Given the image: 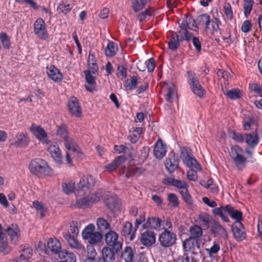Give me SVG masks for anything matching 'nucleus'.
Masks as SVG:
<instances>
[{
  "label": "nucleus",
  "instance_id": "4",
  "mask_svg": "<svg viewBox=\"0 0 262 262\" xmlns=\"http://www.w3.org/2000/svg\"><path fill=\"white\" fill-rule=\"evenodd\" d=\"M243 150L238 145H234L231 148V156L235 164L239 170H242L247 162L246 158L243 155Z\"/></svg>",
  "mask_w": 262,
  "mask_h": 262
},
{
  "label": "nucleus",
  "instance_id": "9",
  "mask_svg": "<svg viewBox=\"0 0 262 262\" xmlns=\"http://www.w3.org/2000/svg\"><path fill=\"white\" fill-rule=\"evenodd\" d=\"M118 239V234L111 230H109L105 235V241L106 245L112 247L116 252L121 248V244Z\"/></svg>",
  "mask_w": 262,
  "mask_h": 262
},
{
  "label": "nucleus",
  "instance_id": "15",
  "mask_svg": "<svg viewBox=\"0 0 262 262\" xmlns=\"http://www.w3.org/2000/svg\"><path fill=\"white\" fill-rule=\"evenodd\" d=\"M95 185V180L92 176H85L80 179L78 185L79 191L89 192Z\"/></svg>",
  "mask_w": 262,
  "mask_h": 262
},
{
  "label": "nucleus",
  "instance_id": "2",
  "mask_svg": "<svg viewBox=\"0 0 262 262\" xmlns=\"http://www.w3.org/2000/svg\"><path fill=\"white\" fill-rule=\"evenodd\" d=\"M94 224H90L83 229L81 236L83 240L88 242L92 245L97 244L101 242L102 235L100 232L95 231Z\"/></svg>",
  "mask_w": 262,
  "mask_h": 262
},
{
  "label": "nucleus",
  "instance_id": "16",
  "mask_svg": "<svg viewBox=\"0 0 262 262\" xmlns=\"http://www.w3.org/2000/svg\"><path fill=\"white\" fill-rule=\"evenodd\" d=\"M181 154L183 162L187 167L195 170H202L201 166L195 159L190 156L187 152H182Z\"/></svg>",
  "mask_w": 262,
  "mask_h": 262
},
{
  "label": "nucleus",
  "instance_id": "1",
  "mask_svg": "<svg viewBox=\"0 0 262 262\" xmlns=\"http://www.w3.org/2000/svg\"><path fill=\"white\" fill-rule=\"evenodd\" d=\"M79 232L78 223L73 221L70 223L68 230L62 233L63 237L72 249L76 250H83L84 249V246L77 238Z\"/></svg>",
  "mask_w": 262,
  "mask_h": 262
},
{
  "label": "nucleus",
  "instance_id": "41",
  "mask_svg": "<svg viewBox=\"0 0 262 262\" xmlns=\"http://www.w3.org/2000/svg\"><path fill=\"white\" fill-rule=\"evenodd\" d=\"M118 50L117 45L114 42H109L105 49V54L106 56L112 57L115 55Z\"/></svg>",
  "mask_w": 262,
  "mask_h": 262
},
{
  "label": "nucleus",
  "instance_id": "22",
  "mask_svg": "<svg viewBox=\"0 0 262 262\" xmlns=\"http://www.w3.org/2000/svg\"><path fill=\"white\" fill-rule=\"evenodd\" d=\"M154 154L156 158L158 159H162L166 154V147L161 139H159L157 141L154 149Z\"/></svg>",
  "mask_w": 262,
  "mask_h": 262
},
{
  "label": "nucleus",
  "instance_id": "40",
  "mask_svg": "<svg viewBox=\"0 0 262 262\" xmlns=\"http://www.w3.org/2000/svg\"><path fill=\"white\" fill-rule=\"evenodd\" d=\"M88 64L90 70H92V74H95L98 69V67L96 63V59L94 54L90 52L88 57Z\"/></svg>",
  "mask_w": 262,
  "mask_h": 262
},
{
  "label": "nucleus",
  "instance_id": "50",
  "mask_svg": "<svg viewBox=\"0 0 262 262\" xmlns=\"http://www.w3.org/2000/svg\"><path fill=\"white\" fill-rule=\"evenodd\" d=\"M199 219L201 226L205 229H208L210 222V216L206 213L201 214L199 215Z\"/></svg>",
  "mask_w": 262,
  "mask_h": 262
},
{
  "label": "nucleus",
  "instance_id": "58",
  "mask_svg": "<svg viewBox=\"0 0 262 262\" xmlns=\"http://www.w3.org/2000/svg\"><path fill=\"white\" fill-rule=\"evenodd\" d=\"M92 70L86 71L84 72L86 81L91 86H95L96 82L94 77L92 75Z\"/></svg>",
  "mask_w": 262,
  "mask_h": 262
},
{
  "label": "nucleus",
  "instance_id": "57",
  "mask_svg": "<svg viewBox=\"0 0 262 262\" xmlns=\"http://www.w3.org/2000/svg\"><path fill=\"white\" fill-rule=\"evenodd\" d=\"M183 247L185 251H191L194 247L193 239L189 237L185 239L183 243Z\"/></svg>",
  "mask_w": 262,
  "mask_h": 262
},
{
  "label": "nucleus",
  "instance_id": "48",
  "mask_svg": "<svg viewBox=\"0 0 262 262\" xmlns=\"http://www.w3.org/2000/svg\"><path fill=\"white\" fill-rule=\"evenodd\" d=\"M224 94L232 100L237 99L241 97V92L238 89L227 91L226 92H224Z\"/></svg>",
  "mask_w": 262,
  "mask_h": 262
},
{
  "label": "nucleus",
  "instance_id": "3",
  "mask_svg": "<svg viewBox=\"0 0 262 262\" xmlns=\"http://www.w3.org/2000/svg\"><path fill=\"white\" fill-rule=\"evenodd\" d=\"M30 172L38 177L48 175L50 169L46 161L42 159H35L29 164Z\"/></svg>",
  "mask_w": 262,
  "mask_h": 262
},
{
  "label": "nucleus",
  "instance_id": "30",
  "mask_svg": "<svg viewBox=\"0 0 262 262\" xmlns=\"http://www.w3.org/2000/svg\"><path fill=\"white\" fill-rule=\"evenodd\" d=\"M246 143L251 147L256 146L259 142L257 129L252 134H245V139Z\"/></svg>",
  "mask_w": 262,
  "mask_h": 262
},
{
  "label": "nucleus",
  "instance_id": "49",
  "mask_svg": "<svg viewBox=\"0 0 262 262\" xmlns=\"http://www.w3.org/2000/svg\"><path fill=\"white\" fill-rule=\"evenodd\" d=\"M254 2L252 0H245L244 3V13L246 18L250 15L252 8Z\"/></svg>",
  "mask_w": 262,
  "mask_h": 262
},
{
  "label": "nucleus",
  "instance_id": "61",
  "mask_svg": "<svg viewBox=\"0 0 262 262\" xmlns=\"http://www.w3.org/2000/svg\"><path fill=\"white\" fill-rule=\"evenodd\" d=\"M57 134L63 138V140L69 137L68 135V131L66 127L64 125H60L58 126L57 130Z\"/></svg>",
  "mask_w": 262,
  "mask_h": 262
},
{
  "label": "nucleus",
  "instance_id": "60",
  "mask_svg": "<svg viewBox=\"0 0 262 262\" xmlns=\"http://www.w3.org/2000/svg\"><path fill=\"white\" fill-rule=\"evenodd\" d=\"M182 21H186L188 26V29H190L195 31H197L198 28L196 25V23L191 17H187L185 20H183Z\"/></svg>",
  "mask_w": 262,
  "mask_h": 262
},
{
  "label": "nucleus",
  "instance_id": "37",
  "mask_svg": "<svg viewBox=\"0 0 262 262\" xmlns=\"http://www.w3.org/2000/svg\"><path fill=\"white\" fill-rule=\"evenodd\" d=\"M196 20L198 25L204 27L206 30L208 29L209 24L211 22L210 16L207 14L200 15L198 17Z\"/></svg>",
  "mask_w": 262,
  "mask_h": 262
},
{
  "label": "nucleus",
  "instance_id": "53",
  "mask_svg": "<svg viewBox=\"0 0 262 262\" xmlns=\"http://www.w3.org/2000/svg\"><path fill=\"white\" fill-rule=\"evenodd\" d=\"M62 190L66 194L73 192L75 188V184L73 182H65L62 184Z\"/></svg>",
  "mask_w": 262,
  "mask_h": 262
},
{
  "label": "nucleus",
  "instance_id": "10",
  "mask_svg": "<svg viewBox=\"0 0 262 262\" xmlns=\"http://www.w3.org/2000/svg\"><path fill=\"white\" fill-rule=\"evenodd\" d=\"M34 31L35 35L41 39H46L48 37L47 26L44 20L39 18L34 24Z\"/></svg>",
  "mask_w": 262,
  "mask_h": 262
},
{
  "label": "nucleus",
  "instance_id": "51",
  "mask_svg": "<svg viewBox=\"0 0 262 262\" xmlns=\"http://www.w3.org/2000/svg\"><path fill=\"white\" fill-rule=\"evenodd\" d=\"M220 248V244L216 242H213V245L210 248H206L205 250L209 255L212 257L219 252Z\"/></svg>",
  "mask_w": 262,
  "mask_h": 262
},
{
  "label": "nucleus",
  "instance_id": "55",
  "mask_svg": "<svg viewBox=\"0 0 262 262\" xmlns=\"http://www.w3.org/2000/svg\"><path fill=\"white\" fill-rule=\"evenodd\" d=\"M179 192L182 195L183 199L187 204L190 205L192 204V200L188 192V187H186L181 190H179Z\"/></svg>",
  "mask_w": 262,
  "mask_h": 262
},
{
  "label": "nucleus",
  "instance_id": "31",
  "mask_svg": "<svg viewBox=\"0 0 262 262\" xmlns=\"http://www.w3.org/2000/svg\"><path fill=\"white\" fill-rule=\"evenodd\" d=\"M189 232L190 234V238L198 239L203 235L202 228L198 225H194L190 227Z\"/></svg>",
  "mask_w": 262,
  "mask_h": 262
},
{
  "label": "nucleus",
  "instance_id": "36",
  "mask_svg": "<svg viewBox=\"0 0 262 262\" xmlns=\"http://www.w3.org/2000/svg\"><path fill=\"white\" fill-rule=\"evenodd\" d=\"M96 224L98 229L101 232L111 230L110 224L104 218H98L97 220Z\"/></svg>",
  "mask_w": 262,
  "mask_h": 262
},
{
  "label": "nucleus",
  "instance_id": "35",
  "mask_svg": "<svg viewBox=\"0 0 262 262\" xmlns=\"http://www.w3.org/2000/svg\"><path fill=\"white\" fill-rule=\"evenodd\" d=\"M102 257L104 261H113L115 259V252L111 248L105 247L102 250Z\"/></svg>",
  "mask_w": 262,
  "mask_h": 262
},
{
  "label": "nucleus",
  "instance_id": "17",
  "mask_svg": "<svg viewBox=\"0 0 262 262\" xmlns=\"http://www.w3.org/2000/svg\"><path fill=\"white\" fill-rule=\"evenodd\" d=\"M68 108L72 115L76 117H80L81 116V108L76 97H72L70 99L68 102Z\"/></svg>",
  "mask_w": 262,
  "mask_h": 262
},
{
  "label": "nucleus",
  "instance_id": "56",
  "mask_svg": "<svg viewBox=\"0 0 262 262\" xmlns=\"http://www.w3.org/2000/svg\"><path fill=\"white\" fill-rule=\"evenodd\" d=\"M0 39L3 48L6 49H9L10 46V39L8 35L5 33L2 32L0 35Z\"/></svg>",
  "mask_w": 262,
  "mask_h": 262
},
{
  "label": "nucleus",
  "instance_id": "29",
  "mask_svg": "<svg viewBox=\"0 0 262 262\" xmlns=\"http://www.w3.org/2000/svg\"><path fill=\"white\" fill-rule=\"evenodd\" d=\"M125 158L123 156H120L114 159L111 163L105 166L108 171L112 172L115 170L120 165L124 162Z\"/></svg>",
  "mask_w": 262,
  "mask_h": 262
},
{
  "label": "nucleus",
  "instance_id": "64",
  "mask_svg": "<svg viewBox=\"0 0 262 262\" xmlns=\"http://www.w3.org/2000/svg\"><path fill=\"white\" fill-rule=\"evenodd\" d=\"M201 170H195L194 169H190L187 172V177L188 180L192 181H195L198 179L197 172Z\"/></svg>",
  "mask_w": 262,
  "mask_h": 262
},
{
  "label": "nucleus",
  "instance_id": "32",
  "mask_svg": "<svg viewBox=\"0 0 262 262\" xmlns=\"http://www.w3.org/2000/svg\"><path fill=\"white\" fill-rule=\"evenodd\" d=\"M64 144L66 148L69 151L77 152L79 151V147L75 141L69 137L64 140Z\"/></svg>",
  "mask_w": 262,
  "mask_h": 262
},
{
  "label": "nucleus",
  "instance_id": "27",
  "mask_svg": "<svg viewBox=\"0 0 262 262\" xmlns=\"http://www.w3.org/2000/svg\"><path fill=\"white\" fill-rule=\"evenodd\" d=\"M164 91L165 98L167 102H172L173 100L177 99V93L173 83H170L169 84H167Z\"/></svg>",
  "mask_w": 262,
  "mask_h": 262
},
{
  "label": "nucleus",
  "instance_id": "23",
  "mask_svg": "<svg viewBox=\"0 0 262 262\" xmlns=\"http://www.w3.org/2000/svg\"><path fill=\"white\" fill-rule=\"evenodd\" d=\"M47 73L49 77L55 82H60L62 79V74L54 66L47 67Z\"/></svg>",
  "mask_w": 262,
  "mask_h": 262
},
{
  "label": "nucleus",
  "instance_id": "28",
  "mask_svg": "<svg viewBox=\"0 0 262 262\" xmlns=\"http://www.w3.org/2000/svg\"><path fill=\"white\" fill-rule=\"evenodd\" d=\"M107 207L112 211H115L120 207V201L116 195H112L105 201Z\"/></svg>",
  "mask_w": 262,
  "mask_h": 262
},
{
  "label": "nucleus",
  "instance_id": "39",
  "mask_svg": "<svg viewBox=\"0 0 262 262\" xmlns=\"http://www.w3.org/2000/svg\"><path fill=\"white\" fill-rule=\"evenodd\" d=\"M0 251L5 253H8L10 251L7 238L4 233L0 234Z\"/></svg>",
  "mask_w": 262,
  "mask_h": 262
},
{
  "label": "nucleus",
  "instance_id": "38",
  "mask_svg": "<svg viewBox=\"0 0 262 262\" xmlns=\"http://www.w3.org/2000/svg\"><path fill=\"white\" fill-rule=\"evenodd\" d=\"M59 257L63 259V262H76V257L75 255L67 251H62L61 253H59Z\"/></svg>",
  "mask_w": 262,
  "mask_h": 262
},
{
  "label": "nucleus",
  "instance_id": "54",
  "mask_svg": "<svg viewBox=\"0 0 262 262\" xmlns=\"http://www.w3.org/2000/svg\"><path fill=\"white\" fill-rule=\"evenodd\" d=\"M201 184L205 188H209L211 191L214 193H217V188L213 184V181L211 179L208 180L207 181H203L201 182Z\"/></svg>",
  "mask_w": 262,
  "mask_h": 262
},
{
  "label": "nucleus",
  "instance_id": "8",
  "mask_svg": "<svg viewBox=\"0 0 262 262\" xmlns=\"http://www.w3.org/2000/svg\"><path fill=\"white\" fill-rule=\"evenodd\" d=\"M188 82L192 91L198 96L202 97L205 94V91L200 85L197 77L192 75L190 71L188 72Z\"/></svg>",
  "mask_w": 262,
  "mask_h": 262
},
{
  "label": "nucleus",
  "instance_id": "20",
  "mask_svg": "<svg viewBox=\"0 0 262 262\" xmlns=\"http://www.w3.org/2000/svg\"><path fill=\"white\" fill-rule=\"evenodd\" d=\"M232 231L234 237L238 241H242L246 238L245 229L242 223L233 224Z\"/></svg>",
  "mask_w": 262,
  "mask_h": 262
},
{
  "label": "nucleus",
  "instance_id": "63",
  "mask_svg": "<svg viewBox=\"0 0 262 262\" xmlns=\"http://www.w3.org/2000/svg\"><path fill=\"white\" fill-rule=\"evenodd\" d=\"M249 88L251 91L262 97V85L258 84L256 83H253L250 84Z\"/></svg>",
  "mask_w": 262,
  "mask_h": 262
},
{
  "label": "nucleus",
  "instance_id": "33",
  "mask_svg": "<svg viewBox=\"0 0 262 262\" xmlns=\"http://www.w3.org/2000/svg\"><path fill=\"white\" fill-rule=\"evenodd\" d=\"M134 257L133 249L130 247H126L122 251L121 258L125 262H133Z\"/></svg>",
  "mask_w": 262,
  "mask_h": 262
},
{
  "label": "nucleus",
  "instance_id": "43",
  "mask_svg": "<svg viewBox=\"0 0 262 262\" xmlns=\"http://www.w3.org/2000/svg\"><path fill=\"white\" fill-rule=\"evenodd\" d=\"M132 224L130 222H126L122 228V234L125 236L130 235V239L133 240L135 237V235L134 233L132 234Z\"/></svg>",
  "mask_w": 262,
  "mask_h": 262
},
{
  "label": "nucleus",
  "instance_id": "14",
  "mask_svg": "<svg viewBox=\"0 0 262 262\" xmlns=\"http://www.w3.org/2000/svg\"><path fill=\"white\" fill-rule=\"evenodd\" d=\"M156 234L150 230H146L141 235L140 242L146 247H150L156 243Z\"/></svg>",
  "mask_w": 262,
  "mask_h": 262
},
{
  "label": "nucleus",
  "instance_id": "21",
  "mask_svg": "<svg viewBox=\"0 0 262 262\" xmlns=\"http://www.w3.org/2000/svg\"><path fill=\"white\" fill-rule=\"evenodd\" d=\"M211 231L215 236L218 235L224 239H226L228 237L226 229L219 222L213 221L211 225Z\"/></svg>",
  "mask_w": 262,
  "mask_h": 262
},
{
  "label": "nucleus",
  "instance_id": "62",
  "mask_svg": "<svg viewBox=\"0 0 262 262\" xmlns=\"http://www.w3.org/2000/svg\"><path fill=\"white\" fill-rule=\"evenodd\" d=\"M151 8L148 7L145 11L142 12L138 15V19L140 22L144 21L147 16L151 15Z\"/></svg>",
  "mask_w": 262,
  "mask_h": 262
},
{
  "label": "nucleus",
  "instance_id": "46",
  "mask_svg": "<svg viewBox=\"0 0 262 262\" xmlns=\"http://www.w3.org/2000/svg\"><path fill=\"white\" fill-rule=\"evenodd\" d=\"M137 77L134 76L130 79H127L124 82V86L127 90H132L135 89L137 85Z\"/></svg>",
  "mask_w": 262,
  "mask_h": 262
},
{
  "label": "nucleus",
  "instance_id": "25",
  "mask_svg": "<svg viewBox=\"0 0 262 262\" xmlns=\"http://www.w3.org/2000/svg\"><path fill=\"white\" fill-rule=\"evenodd\" d=\"M5 231L10 236L12 241L16 243L18 241L20 233L19 229L16 224H11L5 229Z\"/></svg>",
  "mask_w": 262,
  "mask_h": 262
},
{
  "label": "nucleus",
  "instance_id": "18",
  "mask_svg": "<svg viewBox=\"0 0 262 262\" xmlns=\"http://www.w3.org/2000/svg\"><path fill=\"white\" fill-rule=\"evenodd\" d=\"M29 141L27 133L21 132L16 134L11 144L17 147H24L28 145Z\"/></svg>",
  "mask_w": 262,
  "mask_h": 262
},
{
  "label": "nucleus",
  "instance_id": "24",
  "mask_svg": "<svg viewBox=\"0 0 262 262\" xmlns=\"http://www.w3.org/2000/svg\"><path fill=\"white\" fill-rule=\"evenodd\" d=\"M226 212L229 214L231 217L235 220L234 224H238V223H242L241 221L243 220V213L242 211L235 210L232 206L229 205H226L225 208Z\"/></svg>",
  "mask_w": 262,
  "mask_h": 262
},
{
  "label": "nucleus",
  "instance_id": "12",
  "mask_svg": "<svg viewBox=\"0 0 262 262\" xmlns=\"http://www.w3.org/2000/svg\"><path fill=\"white\" fill-rule=\"evenodd\" d=\"M179 24L181 30H179L177 33H174L173 34L181 41L184 40L188 41L190 40L192 37V35L191 33L188 31V26L186 21H182L181 23H179Z\"/></svg>",
  "mask_w": 262,
  "mask_h": 262
},
{
  "label": "nucleus",
  "instance_id": "7",
  "mask_svg": "<svg viewBox=\"0 0 262 262\" xmlns=\"http://www.w3.org/2000/svg\"><path fill=\"white\" fill-rule=\"evenodd\" d=\"M47 144L49 145L47 150L51 157L57 164H61L62 157L58 143L56 141L50 140L49 144Z\"/></svg>",
  "mask_w": 262,
  "mask_h": 262
},
{
  "label": "nucleus",
  "instance_id": "26",
  "mask_svg": "<svg viewBox=\"0 0 262 262\" xmlns=\"http://www.w3.org/2000/svg\"><path fill=\"white\" fill-rule=\"evenodd\" d=\"M48 248L54 254H57L61 253V247L60 241L56 238H50L47 242Z\"/></svg>",
  "mask_w": 262,
  "mask_h": 262
},
{
  "label": "nucleus",
  "instance_id": "13",
  "mask_svg": "<svg viewBox=\"0 0 262 262\" xmlns=\"http://www.w3.org/2000/svg\"><path fill=\"white\" fill-rule=\"evenodd\" d=\"M101 197V195L99 193L92 194L90 196L84 197L76 201V204L80 208L87 207L92 204L98 202Z\"/></svg>",
  "mask_w": 262,
  "mask_h": 262
},
{
  "label": "nucleus",
  "instance_id": "59",
  "mask_svg": "<svg viewBox=\"0 0 262 262\" xmlns=\"http://www.w3.org/2000/svg\"><path fill=\"white\" fill-rule=\"evenodd\" d=\"M224 13L228 19H232L233 17V12L231 6L229 3L225 2L224 5Z\"/></svg>",
  "mask_w": 262,
  "mask_h": 262
},
{
  "label": "nucleus",
  "instance_id": "47",
  "mask_svg": "<svg viewBox=\"0 0 262 262\" xmlns=\"http://www.w3.org/2000/svg\"><path fill=\"white\" fill-rule=\"evenodd\" d=\"M142 132L141 127H137L132 133L130 134L128 138L132 143H135L138 140L140 135Z\"/></svg>",
  "mask_w": 262,
  "mask_h": 262
},
{
  "label": "nucleus",
  "instance_id": "44",
  "mask_svg": "<svg viewBox=\"0 0 262 262\" xmlns=\"http://www.w3.org/2000/svg\"><path fill=\"white\" fill-rule=\"evenodd\" d=\"M73 8V5L70 4H66L62 2L59 4L57 8V11L59 14H68Z\"/></svg>",
  "mask_w": 262,
  "mask_h": 262
},
{
  "label": "nucleus",
  "instance_id": "11",
  "mask_svg": "<svg viewBox=\"0 0 262 262\" xmlns=\"http://www.w3.org/2000/svg\"><path fill=\"white\" fill-rule=\"evenodd\" d=\"M179 164L178 156L173 152L170 153L165 161L166 169L170 173L173 172L179 167Z\"/></svg>",
  "mask_w": 262,
  "mask_h": 262
},
{
  "label": "nucleus",
  "instance_id": "6",
  "mask_svg": "<svg viewBox=\"0 0 262 262\" xmlns=\"http://www.w3.org/2000/svg\"><path fill=\"white\" fill-rule=\"evenodd\" d=\"M30 130L41 143L49 144L50 140L48 134L40 125L32 124L30 128Z\"/></svg>",
  "mask_w": 262,
  "mask_h": 262
},
{
  "label": "nucleus",
  "instance_id": "5",
  "mask_svg": "<svg viewBox=\"0 0 262 262\" xmlns=\"http://www.w3.org/2000/svg\"><path fill=\"white\" fill-rule=\"evenodd\" d=\"M176 234L166 229L161 233L159 237L161 245L164 247H168L173 245L176 243Z\"/></svg>",
  "mask_w": 262,
  "mask_h": 262
},
{
  "label": "nucleus",
  "instance_id": "19",
  "mask_svg": "<svg viewBox=\"0 0 262 262\" xmlns=\"http://www.w3.org/2000/svg\"><path fill=\"white\" fill-rule=\"evenodd\" d=\"M162 220L156 216L149 217L146 221L142 225L143 229L151 228L157 230L161 229Z\"/></svg>",
  "mask_w": 262,
  "mask_h": 262
},
{
  "label": "nucleus",
  "instance_id": "34",
  "mask_svg": "<svg viewBox=\"0 0 262 262\" xmlns=\"http://www.w3.org/2000/svg\"><path fill=\"white\" fill-rule=\"evenodd\" d=\"M132 8L133 11L137 13L142 10L145 6L148 1L150 0H130Z\"/></svg>",
  "mask_w": 262,
  "mask_h": 262
},
{
  "label": "nucleus",
  "instance_id": "45",
  "mask_svg": "<svg viewBox=\"0 0 262 262\" xmlns=\"http://www.w3.org/2000/svg\"><path fill=\"white\" fill-rule=\"evenodd\" d=\"M33 205L41 218L45 216L47 209L41 203L35 201L33 202Z\"/></svg>",
  "mask_w": 262,
  "mask_h": 262
},
{
  "label": "nucleus",
  "instance_id": "42",
  "mask_svg": "<svg viewBox=\"0 0 262 262\" xmlns=\"http://www.w3.org/2000/svg\"><path fill=\"white\" fill-rule=\"evenodd\" d=\"M21 259H29L32 255V250L28 245H25L20 250Z\"/></svg>",
  "mask_w": 262,
  "mask_h": 262
},
{
  "label": "nucleus",
  "instance_id": "52",
  "mask_svg": "<svg viewBox=\"0 0 262 262\" xmlns=\"http://www.w3.org/2000/svg\"><path fill=\"white\" fill-rule=\"evenodd\" d=\"M180 41H181L173 34L168 42L169 48L172 51L176 50L179 46Z\"/></svg>",
  "mask_w": 262,
  "mask_h": 262
}]
</instances>
